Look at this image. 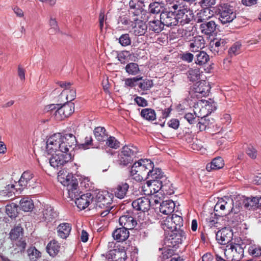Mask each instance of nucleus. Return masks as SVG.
<instances>
[{"instance_id":"9","label":"nucleus","mask_w":261,"mask_h":261,"mask_svg":"<svg viewBox=\"0 0 261 261\" xmlns=\"http://www.w3.org/2000/svg\"><path fill=\"white\" fill-rule=\"evenodd\" d=\"M74 111V104L73 102H67L58 108L54 116L56 120H62L70 116Z\"/></svg>"},{"instance_id":"50","label":"nucleus","mask_w":261,"mask_h":261,"mask_svg":"<svg viewBox=\"0 0 261 261\" xmlns=\"http://www.w3.org/2000/svg\"><path fill=\"white\" fill-rule=\"evenodd\" d=\"M22 228L20 226H17L12 229L10 237L11 240H16L22 235Z\"/></svg>"},{"instance_id":"20","label":"nucleus","mask_w":261,"mask_h":261,"mask_svg":"<svg viewBox=\"0 0 261 261\" xmlns=\"http://www.w3.org/2000/svg\"><path fill=\"white\" fill-rule=\"evenodd\" d=\"M129 189V185L126 182H121L113 189V192L118 198L123 199L126 195Z\"/></svg>"},{"instance_id":"22","label":"nucleus","mask_w":261,"mask_h":261,"mask_svg":"<svg viewBox=\"0 0 261 261\" xmlns=\"http://www.w3.org/2000/svg\"><path fill=\"white\" fill-rule=\"evenodd\" d=\"M195 63L199 66L205 65L210 60L208 55L204 51H196L194 53Z\"/></svg>"},{"instance_id":"48","label":"nucleus","mask_w":261,"mask_h":261,"mask_svg":"<svg viewBox=\"0 0 261 261\" xmlns=\"http://www.w3.org/2000/svg\"><path fill=\"white\" fill-rule=\"evenodd\" d=\"M125 69L128 73L132 75L137 74L140 71L138 64L134 63H130L128 64L126 66Z\"/></svg>"},{"instance_id":"51","label":"nucleus","mask_w":261,"mask_h":261,"mask_svg":"<svg viewBox=\"0 0 261 261\" xmlns=\"http://www.w3.org/2000/svg\"><path fill=\"white\" fill-rule=\"evenodd\" d=\"M106 145L110 148L117 149L120 146V142L115 137L110 136L106 140Z\"/></svg>"},{"instance_id":"16","label":"nucleus","mask_w":261,"mask_h":261,"mask_svg":"<svg viewBox=\"0 0 261 261\" xmlns=\"http://www.w3.org/2000/svg\"><path fill=\"white\" fill-rule=\"evenodd\" d=\"M134 208L142 212L147 211L150 207V202L148 198L143 197L134 200L132 203Z\"/></svg>"},{"instance_id":"55","label":"nucleus","mask_w":261,"mask_h":261,"mask_svg":"<svg viewBox=\"0 0 261 261\" xmlns=\"http://www.w3.org/2000/svg\"><path fill=\"white\" fill-rule=\"evenodd\" d=\"M142 79V76H137L133 78L126 79L125 80V84L126 86L133 87L134 86V83Z\"/></svg>"},{"instance_id":"62","label":"nucleus","mask_w":261,"mask_h":261,"mask_svg":"<svg viewBox=\"0 0 261 261\" xmlns=\"http://www.w3.org/2000/svg\"><path fill=\"white\" fill-rule=\"evenodd\" d=\"M185 118L190 124H192L195 122V120L196 119V114L194 112L188 113L185 115Z\"/></svg>"},{"instance_id":"19","label":"nucleus","mask_w":261,"mask_h":261,"mask_svg":"<svg viewBox=\"0 0 261 261\" xmlns=\"http://www.w3.org/2000/svg\"><path fill=\"white\" fill-rule=\"evenodd\" d=\"M163 187L162 181L161 180H150L147 181L146 185L142 187L144 191H146L145 189L149 188L150 191H148L145 193L146 195L151 194L152 193L151 189L153 190V193H156L160 190Z\"/></svg>"},{"instance_id":"3","label":"nucleus","mask_w":261,"mask_h":261,"mask_svg":"<svg viewBox=\"0 0 261 261\" xmlns=\"http://www.w3.org/2000/svg\"><path fill=\"white\" fill-rule=\"evenodd\" d=\"M112 198L108 192L100 191L98 192L95 198H93V206L96 208L103 209L100 212L102 217L106 216L112 208L111 206Z\"/></svg>"},{"instance_id":"61","label":"nucleus","mask_w":261,"mask_h":261,"mask_svg":"<svg viewBox=\"0 0 261 261\" xmlns=\"http://www.w3.org/2000/svg\"><path fill=\"white\" fill-rule=\"evenodd\" d=\"M174 254V251L171 249H164L162 252V258L165 260L167 259L172 256Z\"/></svg>"},{"instance_id":"58","label":"nucleus","mask_w":261,"mask_h":261,"mask_svg":"<svg viewBox=\"0 0 261 261\" xmlns=\"http://www.w3.org/2000/svg\"><path fill=\"white\" fill-rule=\"evenodd\" d=\"M246 153L252 159H255L257 156L256 150L252 146L248 147L246 149Z\"/></svg>"},{"instance_id":"26","label":"nucleus","mask_w":261,"mask_h":261,"mask_svg":"<svg viewBox=\"0 0 261 261\" xmlns=\"http://www.w3.org/2000/svg\"><path fill=\"white\" fill-rule=\"evenodd\" d=\"M227 48V41L225 39L221 38L219 40L215 39L211 46V50L215 54H218L220 51L225 50Z\"/></svg>"},{"instance_id":"21","label":"nucleus","mask_w":261,"mask_h":261,"mask_svg":"<svg viewBox=\"0 0 261 261\" xmlns=\"http://www.w3.org/2000/svg\"><path fill=\"white\" fill-rule=\"evenodd\" d=\"M119 223L123 228L128 229L134 228L137 222L134 218L129 215L122 216L119 218Z\"/></svg>"},{"instance_id":"64","label":"nucleus","mask_w":261,"mask_h":261,"mask_svg":"<svg viewBox=\"0 0 261 261\" xmlns=\"http://www.w3.org/2000/svg\"><path fill=\"white\" fill-rule=\"evenodd\" d=\"M102 85L103 90L106 93H109V88L110 87V84L109 83L108 77L107 76L103 80L102 82Z\"/></svg>"},{"instance_id":"57","label":"nucleus","mask_w":261,"mask_h":261,"mask_svg":"<svg viewBox=\"0 0 261 261\" xmlns=\"http://www.w3.org/2000/svg\"><path fill=\"white\" fill-rule=\"evenodd\" d=\"M85 140V142L80 145V147L84 149H88L90 146L93 145V139L92 137H86Z\"/></svg>"},{"instance_id":"6","label":"nucleus","mask_w":261,"mask_h":261,"mask_svg":"<svg viewBox=\"0 0 261 261\" xmlns=\"http://www.w3.org/2000/svg\"><path fill=\"white\" fill-rule=\"evenodd\" d=\"M47 154L49 156V163L51 166L54 168H61L65 164L71 161L72 154H62L60 151L53 150L50 153L48 149H46Z\"/></svg>"},{"instance_id":"32","label":"nucleus","mask_w":261,"mask_h":261,"mask_svg":"<svg viewBox=\"0 0 261 261\" xmlns=\"http://www.w3.org/2000/svg\"><path fill=\"white\" fill-rule=\"evenodd\" d=\"M212 15V11L208 8L202 10L197 14V22H206Z\"/></svg>"},{"instance_id":"7","label":"nucleus","mask_w":261,"mask_h":261,"mask_svg":"<svg viewBox=\"0 0 261 261\" xmlns=\"http://www.w3.org/2000/svg\"><path fill=\"white\" fill-rule=\"evenodd\" d=\"M226 259L230 261H239L243 256L244 250L240 245L236 244L230 245V248L223 250Z\"/></svg>"},{"instance_id":"43","label":"nucleus","mask_w":261,"mask_h":261,"mask_svg":"<svg viewBox=\"0 0 261 261\" xmlns=\"http://www.w3.org/2000/svg\"><path fill=\"white\" fill-rule=\"evenodd\" d=\"M223 130V127L218 124L212 125L210 127V133L212 136L214 137V139H216L217 136L220 137V138H223V136L221 134V132Z\"/></svg>"},{"instance_id":"39","label":"nucleus","mask_w":261,"mask_h":261,"mask_svg":"<svg viewBox=\"0 0 261 261\" xmlns=\"http://www.w3.org/2000/svg\"><path fill=\"white\" fill-rule=\"evenodd\" d=\"M248 252L254 257L261 255V247L259 244H250L248 248Z\"/></svg>"},{"instance_id":"37","label":"nucleus","mask_w":261,"mask_h":261,"mask_svg":"<svg viewBox=\"0 0 261 261\" xmlns=\"http://www.w3.org/2000/svg\"><path fill=\"white\" fill-rule=\"evenodd\" d=\"M20 205L22 210L25 212L32 211L34 208L32 200L28 197L22 198L20 201Z\"/></svg>"},{"instance_id":"11","label":"nucleus","mask_w":261,"mask_h":261,"mask_svg":"<svg viewBox=\"0 0 261 261\" xmlns=\"http://www.w3.org/2000/svg\"><path fill=\"white\" fill-rule=\"evenodd\" d=\"M193 18L192 11L185 8H180L176 14L177 24L179 23L181 25L189 23L193 19Z\"/></svg>"},{"instance_id":"54","label":"nucleus","mask_w":261,"mask_h":261,"mask_svg":"<svg viewBox=\"0 0 261 261\" xmlns=\"http://www.w3.org/2000/svg\"><path fill=\"white\" fill-rule=\"evenodd\" d=\"M119 42L123 46H128L131 43V40L127 34H123L119 39Z\"/></svg>"},{"instance_id":"41","label":"nucleus","mask_w":261,"mask_h":261,"mask_svg":"<svg viewBox=\"0 0 261 261\" xmlns=\"http://www.w3.org/2000/svg\"><path fill=\"white\" fill-rule=\"evenodd\" d=\"M141 116L147 120H154L155 119L154 111L151 109H144L141 112Z\"/></svg>"},{"instance_id":"42","label":"nucleus","mask_w":261,"mask_h":261,"mask_svg":"<svg viewBox=\"0 0 261 261\" xmlns=\"http://www.w3.org/2000/svg\"><path fill=\"white\" fill-rule=\"evenodd\" d=\"M94 135L99 141H103L107 136L106 130L103 127H97L94 129Z\"/></svg>"},{"instance_id":"44","label":"nucleus","mask_w":261,"mask_h":261,"mask_svg":"<svg viewBox=\"0 0 261 261\" xmlns=\"http://www.w3.org/2000/svg\"><path fill=\"white\" fill-rule=\"evenodd\" d=\"M112 254L114 255L115 261H125L127 257L126 251L123 249H114Z\"/></svg>"},{"instance_id":"38","label":"nucleus","mask_w":261,"mask_h":261,"mask_svg":"<svg viewBox=\"0 0 261 261\" xmlns=\"http://www.w3.org/2000/svg\"><path fill=\"white\" fill-rule=\"evenodd\" d=\"M48 24L49 27V30L51 32L55 33H59L61 32L58 22L55 17L50 16L48 20Z\"/></svg>"},{"instance_id":"33","label":"nucleus","mask_w":261,"mask_h":261,"mask_svg":"<svg viewBox=\"0 0 261 261\" xmlns=\"http://www.w3.org/2000/svg\"><path fill=\"white\" fill-rule=\"evenodd\" d=\"M33 174L29 171H25L23 173L20 179V185L22 186L31 187V182L33 181Z\"/></svg>"},{"instance_id":"52","label":"nucleus","mask_w":261,"mask_h":261,"mask_svg":"<svg viewBox=\"0 0 261 261\" xmlns=\"http://www.w3.org/2000/svg\"><path fill=\"white\" fill-rule=\"evenodd\" d=\"M130 9L132 13L135 15H138L139 13L141 12V9L139 8V2L137 0H132L129 3Z\"/></svg>"},{"instance_id":"14","label":"nucleus","mask_w":261,"mask_h":261,"mask_svg":"<svg viewBox=\"0 0 261 261\" xmlns=\"http://www.w3.org/2000/svg\"><path fill=\"white\" fill-rule=\"evenodd\" d=\"M232 236L231 230L228 228L224 227L217 232L216 239L220 244L226 245L231 241Z\"/></svg>"},{"instance_id":"63","label":"nucleus","mask_w":261,"mask_h":261,"mask_svg":"<svg viewBox=\"0 0 261 261\" xmlns=\"http://www.w3.org/2000/svg\"><path fill=\"white\" fill-rule=\"evenodd\" d=\"M12 193H14V190H12L9 185L6 186L4 189L0 192V195L3 196H6L10 194H11Z\"/></svg>"},{"instance_id":"24","label":"nucleus","mask_w":261,"mask_h":261,"mask_svg":"<svg viewBox=\"0 0 261 261\" xmlns=\"http://www.w3.org/2000/svg\"><path fill=\"white\" fill-rule=\"evenodd\" d=\"M135 22L134 24H132L134 33L137 36L143 35L146 31L147 26L145 22L138 19H135L134 20Z\"/></svg>"},{"instance_id":"2","label":"nucleus","mask_w":261,"mask_h":261,"mask_svg":"<svg viewBox=\"0 0 261 261\" xmlns=\"http://www.w3.org/2000/svg\"><path fill=\"white\" fill-rule=\"evenodd\" d=\"M152 169V163L149 160H141L135 162L132 167L130 175L137 181L148 178V172Z\"/></svg>"},{"instance_id":"35","label":"nucleus","mask_w":261,"mask_h":261,"mask_svg":"<svg viewBox=\"0 0 261 261\" xmlns=\"http://www.w3.org/2000/svg\"><path fill=\"white\" fill-rule=\"evenodd\" d=\"M27 253L30 261H38L41 256V253L35 247H29Z\"/></svg>"},{"instance_id":"31","label":"nucleus","mask_w":261,"mask_h":261,"mask_svg":"<svg viewBox=\"0 0 261 261\" xmlns=\"http://www.w3.org/2000/svg\"><path fill=\"white\" fill-rule=\"evenodd\" d=\"M224 166L223 160L221 157H217L213 159L209 165L206 166V169L208 171L211 170H218L222 168Z\"/></svg>"},{"instance_id":"49","label":"nucleus","mask_w":261,"mask_h":261,"mask_svg":"<svg viewBox=\"0 0 261 261\" xmlns=\"http://www.w3.org/2000/svg\"><path fill=\"white\" fill-rule=\"evenodd\" d=\"M68 191L69 197L71 199L75 200L80 196V192L79 189L78 185L76 186H72L67 190Z\"/></svg>"},{"instance_id":"60","label":"nucleus","mask_w":261,"mask_h":261,"mask_svg":"<svg viewBox=\"0 0 261 261\" xmlns=\"http://www.w3.org/2000/svg\"><path fill=\"white\" fill-rule=\"evenodd\" d=\"M194 55L190 53H185L181 55V59L188 63L191 62L194 59Z\"/></svg>"},{"instance_id":"40","label":"nucleus","mask_w":261,"mask_h":261,"mask_svg":"<svg viewBox=\"0 0 261 261\" xmlns=\"http://www.w3.org/2000/svg\"><path fill=\"white\" fill-rule=\"evenodd\" d=\"M7 214L10 218H15L18 216V206L15 203H11L6 206Z\"/></svg>"},{"instance_id":"23","label":"nucleus","mask_w":261,"mask_h":261,"mask_svg":"<svg viewBox=\"0 0 261 261\" xmlns=\"http://www.w3.org/2000/svg\"><path fill=\"white\" fill-rule=\"evenodd\" d=\"M181 236L180 233L176 231L171 232V233L167 237L166 243L169 247H174L181 243Z\"/></svg>"},{"instance_id":"4","label":"nucleus","mask_w":261,"mask_h":261,"mask_svg":"<svg viewBox=\"0 0 261 261\" xmlns=\"http://www.w3.org/2000/svg\"><path fill=\"white\" fill-rule=\"evenodd\" d=\"M138 152L137 148L133 145H125L118 154L117 162L120 165L126 166L131 164Z\"/></svg>"},{"instance_id":"46","label":"nucleus","mask_w":261,"mask_h":261,"mask_svg":"<svg viewBox=\"0 0 261 261\" xmlns=\"http://www.w3.org/2000/svg\"><path fill=\"white\" fill-rule=\"evenodd\" d=\"M138 221L142 226L148 224L151 222L149 214L145 212L140 213L138 217Z\"/></svg>"},{"instance_id":"18","label":"nucleus","mask_w":261,"mask_h":261,"mask_svg":"<svg viewBox=\"0 0 261 261\" xmlns=\"http://www.w3.org/2000/svg\"><path fill=\"white\" fill-rule=\"evenodd\" d=\"M259 201V198L257 197L249 198L243 196L240 198L238 202L239 204H243L246 208L250 209L258 207Z\"/></svg>"},{"instance_id":"59","label":"nucleus","mask_w":261,"mask_h":261,"mask_svg":"<svg viewBox=\"0 0 261 261\" xmlns=\"http://www.w3.org/2000/svg\"><path fill=\"white\" fill-rule=\"evenodd\" d=\"M240 48V45L234 44L229 48L228 51L229 55L232 57L235 56L239 53Z\"/></svg>"},{"instance_id":"1","label":"nucleus","mask_w":261,"mask_h":261,"mask_svg":"<svg viewBox=\"0 0 261 261\" xmlns=\"http://www.w3.org/2000/svg\"><path fill=\"white\" fill-rule=\"evenodd\" d=\"M76 139L71 134L62 136L56 134L49 137L47 141L46 149L51 153L53 150L60 151L62 154H71V151L75 145Z\"/></svg>"},{"instance_id":"10","label":"nucleus","mask_w":261,"mask_h":261,"mask_svg":"<svg viewBox=\"0 0 261 261\" xmlns=\"http://www.w3.org/2000/svg\"><path fill=\"white\" fill-rule=\"evenodd\" d=\"M219 13V19L223 23L231 22L236 17V14L232 7L226 4L220 6Z\"/></svg>"},{"instance_id":"27","label":"nucleus","mask_w":261,"mask_h":261,"mask_svg":"<svg viewBox=\"0 0 261 261\" xmlns=\"http://www.w3.org/2000/svg\"><path fill=\"white\" fill-rule=\"evenodd\" d=\"M175 203L171 200L163 201L160 204V211L165 215L171 214L174 210Z\"/></svg>"},{"instance_id":"36","label":"nucleus","mask_w":261,"mask_h":261,"mask_svg":"<svg viewBox=\"0 0 261 261\" xmlns=\"http://www.w3.org/2000/svg\"><path fill=\"white\" fill-rule=\"evenodd\" d=\"M163 26L164 24L161 22V20L150 21L148 23L149 30L157 33L160 32L163 30Z\"/></svg>"},{"instance_id":"45","label":"nucleus","mask_w":261,"mask_h":261,"mask_svg":"<svg viewBox=\"0 0 261 261\" xmlns=\"http://www.w3.org/2000/svg\"><path fill=\"white\" fill-rule=\"evenodd\" d=\"M153 165L152 164V169L148 172V178L150 180H160L163 177V175L161 170L159 169H153Z\"/></svg>"},{"instance_id":"30","label":"nucleus","mask_w":261,"mask_h":261,"mask_svg":"<svg viewBox=\"0 0 261 261\" xmlns=\"http://www.w3.org/2000/svg\"><path fill=\"white\" fill-rule=\"evenodd\" d=\"M60 245L58 244V242L55 240L50 241L46 247L47 252L53 257H54L58 254L60 251Z\"/></svg>"},{"instance_id":"13","label":"nucleus","mask_w":261,"mask_h":261,"mask_svg":"<svg viewBox=\"0 0 261 261\" xmlns=\"http://www.w3.org/2000/svg\"><path fill=\"white\" fill-rule=\"evenodd\" d=\"M160 20L164 25L175 26L177 24L176 16L171 11H163L160 14Z\"/></svg>"},{"instance_id":"5","label":"nucleus","mask_w":261,"mask_h":261,"mask_svg":"<svg viewBox=\"0 0 261 261\" xmlns=\"http://www.w3.org/2000/svg\"><path fill=\"white\" fill-rule=\"evenodd\" d=\"M214 210L219 216H226L230 212L238 213V208H233V201L229 197H224L218 201Z\"/></svg>"},{"instance_id":"56","label":"nucleus","mask_w":261,"mask_h":261,"mask_svg":"<svg viewBox=\"0 0 261 261\" xmlns=\"http://www.w3.org/2000/svg\"><path fill=\"white\" fill-rule=\"evenodd\" d=\"M153 83L151 80H145L143 82L140 83L139 84V87L143 90H147L152 86Z\"/></svg>"},{"instance_id":"28","label":"nucleus","mask_w":261,"mask_h":261,"mask_svg":"<svg viewBox=\"0 0 261 261\" xmlns=\"http://www.w3.org/2000/svg\"><path fill=\"white\" fill-rule=\"evenodd\" d=\"M113 234L114 239L118 242H123L128 238L129 231L127 229L121 227L116 229Z\"/></svg>"},{"instance_id":"12","label":"nucleus","mask_w":261,"mask_h":261,"mask_svg":"<svg viewBox=\"0 0 261 261\" xmlns=\"http://www.w3.org/2000/svg\"><path fill=\"white\" fill-rule=\"evenodd\" d=\"M210 87L208 84L205 81L196 83L194 85L193 91L195 96L197 98H202L208 94Z\"/></svg>"},{"instance_id":"17","label":"nucleus","mask_w":261,"mask_h":261,"mask_svg":"<svg viewBox=\"0 0 261 261\" xmlns=\"http://www.w3.org/2000/svg\"><path fill=\"white\" fill-rule=\"evenodd\" d=\"M58 179L63 185L67 187V190L70 189V186H76L78 184L77 179L71 174L58 175Z\"/></svg>"},{"instance_id":"34","label":"nucleus","mask_w":261,"mask_h":261,"mask_svg":"<svg viewBox=\"0 0 261 261\" xmlns=\"http://www.w3.org/2000/svg\"><path fill=\"white\" fill-rule=\"evenodd\" d=\"M201 41L204 42V40L200 37H198L195 39V40L190 44V47L192 49V52L195 53L196 51H200L199 49H201L204 46V43Z\"/></svg>"},{"instance_id":"29","label":"nucleus","mask_w":261,"mask_h":261,"mask_svg":"<svg viewBox=\"0 0 261 261\" xmlns=\"http://www.w3.org/2000/svg\"><path fill=\"white\" fill-rule=\"evenodd\" d=\"M216 28V24L214 21L204 22L200 24V29L202 33L205 35H210L213 33Z\"/></svg>"},{"instance_id":"25","label":"nucleus","mask_w":261,"mask_h":261,"mask_svg":"<svg viewBox=\"0 0 261 261\" xmlns=\"http://www.w3.org/2000/svg\"><path fill=\"white\" fill-rule=\"evenodd\" d=\"M71 224L69 223H63L57 227L59 236L62 239H66L70 234L71 230Z\"/></svg>"},{"instance_id":"8","label":"nucleus","mask_w":261,"mask_h":261,"mask_svg":"<svg viewBox=\"0 0 261 261\" xmlns=\"http://www.w3.org/2000/svg\"><path fill=\"white\" fill-rule=\"evenodd\" d=\"M182 218L177 215H172L167 217L162 222L163 228L166 231L171 232L176 231L182 224Z\"/></svg>"},{"instance_id":"47","label":"nucleus","mask_w":261,"mask_h":261,"mask_svg":"<svg viewBox=\"0 0 261 261\" xmlns=\"http://www.w3.org/2000/svg\"><path fill=\"white\" fill-rule=\"evenodd\" d=\"M200 70L198 68H191L188 71V78L191 81H196L200 79Z\"/></svg>"},{"instance_id":"53","label":"nucleus","mask_w":261,"mask_h":261,"mask_svg":"<svg viewBox=\"0 0 261 261\" xmlns=\"http://www.w3.org/2000/svg\"><path fill=\"white\" fill-rule=\"evenodd\" d=\"M162 9V6L161 4L157 2L151 3L149 7V12L152 14H158L160 13Z\"/></svg>"},{"instance_id":"15","label":"nucleus","mask_w":261,"mask_h":261,"mask_svg":"<svg viewBox=\"0 0 261 261\" xmlns=\"http://www.w3.org/2000/svg\"><path fill=\"white\" fill-rule=\"evenodd\" d=\"M75 203L80 210H84L90 204L93 206V197L90 193L80 196L75 200Z\"/></svg>"}]
</instances>
